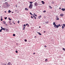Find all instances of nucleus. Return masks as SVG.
I'll use <instances>...</instances> for the list:
<instances>
[{
    "instance_id": "obj_28",
    "label": "nucleus",
    "mask_w": 65,
    "mask_h": 65,
    "mask_svg": "<svg viewBox=\"0 0 65 65\" xmlns=\"http://www.w3.org/2000/svg\"><path fill=\"white\" fill-rule=\"evenodd\" d=\"M5 18V20H6V19H7V17H6L5 18Z\"/></svg>"
},
{
    "instance_id": "obj_13",
    "label": "nucleus",
    "mask_w": 65,
    "mask_h": 65,
    "mask_svg": "<svg viewBox=\"0 0 65 65\" xmlns=\"http://www.w3.org/2000/svg\"><path fill=\"white\" fill-rule=\"evenodd\" d=\"M53 25H54V26H55L56 25L55 24V22H54L53 24Z\"/></svg>"
},
{
    "instance_id": "obj_32",
    "label": "nucleus",
    "mask_w": 65,
    "mask_h": 65,
    "mask_svg": "<svg viewBox=\"0 0 65 65\" xmlns=\"http://www.w3.org/2000/svg\"><path fill=\"white\" fill-rule=\"evenodd\" d=\"M46 11H45V10H44L43 11V12H45Z\"/></svg>"
},
{
    "instance_id": "obj_6",
    "label": "nucleus",
    "mask_w": 65,
    "mask_h": 65,
    "mask_svg": "<svg viewBox=\"0 0 65 65\" xmlns=\"http://www.w3.org/2000/svg\"><path fill=\"white\" fill-rule=\"evenodd\" d=\"M35 6H37V3H35Z\"/></svg>"
},
{
    "instance_id": "obj_38",
    "label": "nucleus",
    "mask_w": 65,
    "mask_h": 65,
    "mask_svg": "<svg viewBox=\"0 0 65 65\" xmlns=\"http://www.w3.org/2000/svg\"><path fill=\"white\" fill-rule=\"evenodd\" d=\"M31 19H33V17L31 16Z\"/></svg>"
},
{
    "instance_id": "obj_54",
    "label": "nucleus",
    "mask_w": 65,
    "mask_h": 65,
    "mask_svg": "<svg viewBox=\"0 0 65 65\" xmlns=\"http://www.w3.org/2000/svg\"><path fill=\"white\" fill-rule=\"evenodd\" d=\"M5 0V1H6L7 0Z\"/></svg>"
},
{
    "instance_id": "obj_48",
    "label": "nucleus",
    "mask_w": 65,
    "mask_h": 65,
    "mask_svg": "<svg viewBox=\"0 0 65 65\" xmlns=\"http://www.w3.org/2000/svg\"><path fill=\"white\" fill-rule=\"evenodd\" d=\"M40 33V32H38V34H39Z\"/></svg>"
},
{
    "instance_id": "obj_21",
    "label": "nucleus",
    "mask_w": 65,
    "mask_h": 65,
    "mask_svg": "<svg viewBox=\"0 0 65 65\" xmlns=\"http://www.w3.org/2000/svg\"><path fill=\"white\" fill-rule=\"evenodd\" d=\"M34 18H35V19H36V17L35 16H33Z\"/></svg>"
},
{
    "instance_id": "obj_44",
    "label": "nucleus",
    "mask_w": 65,
    "mask_h": 65,
    "mask_svg": "<svg viewBox=\"0 0 65 65\" xmlns=\"http://www.w3.org/2000/svg\"><path fill=\"white\" fill-rule=\"evenodd\" d=\"M24 26H25V24H24V25H23V27H24Z\"/></svg>"
},
{
    "instance_id": "obj_31",
    "label": "nucleus",
    "mask_w": 65,
    "mask_h": 65,
    "mask_svg": "<svg viewBox=\"0 0 65 65\" xmlns=\"http://www.w3.org/2000/svg\"><path fill=\"white\" fill-rule=\"evenodd\" d=\"M30 14H31V15H32V13H30Z\"/></svg>"
},
{
    "instance_id": "obj_56",
    "label": "nucleus",
    "mask_w": 65,
    "mask_h": 65,
    "mask_svg": "<svg viewBox=\"0 0 65 65\" xmlns=\"http://www.w3.org/2000/svg\"><path fill=\"white\" fill-rule=\"evenodd\" d=\"M14 24H15V23H14Z\"/></svg>"
},
{
    "instance_id": "obj_20",
    "label": "nucleus",
    "mask_w": 65,
    "mask_h": 65,
    "mask_svg": "<svg viewBox=\"0 0 65 65\" xmlns=\"http://www.w3.org/2000/svg\"><path fill=\"white\" fill-rule=\"evenodd\" d=\"M2 29H1L0 30V32H2Z\"/></svg>"
},
{
    "instance_id": "obj_24",
    "label": "nucleus",
    "mask_w": 65,
    "mask_h": 65,
    "mask_svg": "<svg viewBox=\"0 0 65 65\" xmlns=\"http://www.w3.org/2000/svg\"><path fill=\"white\" fill-rule=\"evenodd\" d=\"M30 4H32L33 2H30Z\"/></svg>"
},
{
    "instance_id": "obj_61",
    "label": "nucleus",
    "mask_w": 65,
    "mask_h": 65,
    "mask_svg": "<svg viewBox=\"0 0 65 65\" xmlns=\"http://www.w3.org/2000/svg\"><path fill=\"white\" fill-rule=\"evenodd\" d=\"M17 45H18V44H17Z\"/></svg>"
},
{
    "instance_id": "obj_23",
    "label": "nucleus",
    "mask_w": 65,
    "mask_h": 65,
    "mask_svg": "<svg viewBox=\"0 0 65 65\" xmlns=\"http://www.w3.org/2000/svg\"><path fill=\"white\" fill-rule=\"evenodd\" d=\"M13 36H15V35L14 34H13Z\"/></svg>"
},
{
    "instance_id": "obj_49",
    "label": "nucleus",
    "mask_w": 65,
    "mask_h": 65,
    "mask_svg": "<svg viewBox=\"0 0 65 65\" xmlns=\"http://www.w3.org/2000/svg\"><path fill=\"white\" fill-rule=\"evenodd\" d=\"M5 12H6V11H5Z\"/></svg>"
},
{
    "instance_id": "obj_10",
    "label": "nucleus",
    "mask_w": 65,
    "mask_h": 65,
    "mask_svg": "<svg viewBox=\"0 0 65 65\" xmlns=\"http://www.w3.org/2000/svg\"><path fill=\"white\" fill-rule=\"evenodd\" d=\"M1 29H2V30H4V31H5V28H3Z\"/></svg>"
},
{
    "instance_id": "obj_45",
    "label": "nucleus",
    "mask_w": 65,
    "mask_h": 65,
    "mask_svg": "<svg viewBox=\"0 0 65 65\" xmlns=\"http://www.w3.org/2000/svg\"><path fill=\"white\" fill-rule=\"evenodd\" d=\"M35 16H37V15H36V14H35Z\"/></svg>"
},
{
    "instance_id": "obj_7",
    "label": "nucleus",
    "mask_w": 65,
    "mask_h": 65,
    "mask_svg": "<svg viewBox=\"0 0 65 65\" xmlns=\"http://www.w3.org/2000/svg\"><path fill=\"white\" fill-rule=\"evenodd\" d=\"M3 22L4 25H5L6 24V23L5 22V21H3Z\"/></svg>"
},
{
    "instance_id": "obj_58",
    "label": "nucleus",
    "mask_w": 65,
    "mask_h": 65,
    "mask_svg": "<svg viewBox=\"0 0 65 65\" xmlns=\"http://www.w3.org/2000/svg\"><path fill=\"white\" fill-rule=\"evenodd\" d=\"M0 7H1L0 6Z\"/></svg>"
},
{
    "instance_id": "obj_55",
    "label": "nucleus",
    "mask_w": 65,
    "mask_h": 65,
    "mask_svg": "<svg viewBox=\"0 0 65 65\" xmlns=\"http://www.w3.org/2000/svg\"><path fill=\"white\" fill-rule=\"evenodd\" d=\"M1 18H2V17H1Z\"/></svg>"
},
{
    "instance_id": "obj_30",
    "label": "nucleus",
    "mask_w": 65,
    "mask_h": 65,
    "mask_svg": "<svg viewBox=\"0 0 65 65\" xmlns=\"http://www.w3.org/2000/svg\"><path fill=\"white\" fill-rule=\"evenodd\" d=\"M25 42H27V40H26V39H25Z\"/></svg>"
},
{
    "instance_id": "obj_57",
    "label": "nucleus",
    "mask_w": 65,
    "mask_h": 65,
    "mask_svg": "<svg viewBox=\"0 0 65 65\" xmlns=\"http://www.w3.org/2000/svg\"><path fill=\"white\" fill-rule=\"evenodd\" d=\"M40 27H41L40 26L39 27V28H40Z\"/></svg>"
},
{
    "instance_id": "obj_35",
    "label": "nucleus",
    "mask_w": 65,
    "mask_h": 65,
    "mask_svg": "<svg viewBox=\"0 0 65 65\" xmlns=\"http://www.w3.org/2000/svg\"><path fill=\"white\" fill-rule=\"evenodd\" d=\"M18 24H19V23H20V21H18Z\"/></svg>"
},
{
    "instance_id": "obj_47",
    "label": "nucleus",
    "mask_w": 65,
    "mask_h": 65,
    "mask_svg": "<svg viewBox=\"0 0 65 65\" xmlns=\"http://www.w3.org/2000/svg\"><path fill=\"white\" fill-rule=\"evenodd\" d=\"M44 33H45V31H44Z\"/></svg>"
},
{
    "instance_id": "obj_16",
    "label": "nucleus",
    "mask_w": 65,
    "mask_h": 65,
    "mask_svg": "<svg viewBox=\"0 0 65 65\" xmlns=\"http://www.w3.org/2000/svg\"><path fill=\"white\" fill-rule=\"evenodd\" d=\"M25 9L26 10H28V9L27 8H25Z\"/></svg>"
},
{
    "instance_id": "obj_41",
    "label": "nucleus",
    "mask_w": 65,
    "mask_h": 65,
    "mask_svg": "<svg viewBox=\"0 0 65 65\" xmlns=\"http://www.w3.org/2000/svg\"><path fill=\"white\" fill-rule=\"evenodd\" d=\"M5 25H6V26H7V24H6V23H5Z\"/></svg>"
},
{
    "instance_id": "obj_43",
    "label": "nucleus",
    "mask_w": 65,
    "mask_h": 65,
    "mask_svg": "<svg viewBox=\"0 0 65 65\" xmlns=\"http://www.w3.org/2000/svg\"><path fill=\"white\" fill-rule=\"evenodd\" d=\"M33 54H34V55H35V53H34Z\"/></svg>"
},
{
    "instance_id": "obj_25",
    "label": "nucleus",
    "mask_w": 65,
    "mask_h": 65,
    "mask_svg": "<svg viewBox=\"0 0 65 65\" xmlns=\"http://www.w3.org/2000/svg\"><path fill=\"white\" fill-rule=\"evenodd\" d=\"M8 19L9 20H11V19H10V18H9Z\"/></svg>"
},
{
    "instance_id": "obj_4",
    "label": "nucleus",
    "mask_w": 65,
    "mask_h": 65,
    "mask_svg": "<svg viewBox=\"0 0 65 65\" xmlns=\"http://www.w3.org/2000/svg\"><path fill=\"white\" fill-rule=\"evenodd\" d=\"M56 20H59V18L58 17V16H56Z\"/></svg>"
},
{
    "instance_id": "obj_2",
    "label": "nucleus",
    "mask_w": 65,
    "mask_h": 65,
    "mask_svg": "<svg viewBox=\"0 0 65 65\" xmlns=\"http://www.w3.org/2000/svg\"><path fill=\"white\" fill-rule=\"evenodd\" d=\"M32 6H33V5L30 4L29 7V8H30V9L32 8Z\"/></svg>"
},
{
    "instance_id": "obj_29",
    "label": "nucleus",
    "mask_w": 65,
    "mask_h": 65,
    "mask_svg": "<svg viewBox=\"0 0 65 65\" xmlns=\"http://www.w3.org/2000/svg\"><path fill=\"white\" fill-rule=\"evenodd\" d=\"M3 21V19H2V18H1V21Z\"/></svg>"
},
{
    "instance_id": "obj_53",
    "label": "nucleus",
    "mask_w": 65,
    "mask_h": 65,
    "mask_svg": "<svg viewBox=\"0 0 65 65\" xmlns=\"http://www.w3.org/2000/svg\"><path fill=\"white\" fill-rule=\"evenodd\" d=\"M12 13H13V12H12Z\"/></svg>"
},
{
    "instance_id": "obj_9",
    "label": "nucleus",
    "mask_w": 65,
    "mask_h": 65,
    "mask_svg": "<svg viewBox=\"0 0 65 65\" xmlns=\"http://www.w3.org/2000/svg\"><path fill=\"white\" fill-rule=\"evenodd\" d=\"M57 25V28H58L59 27H61V25L60 24Z\"/></svg>"
},
{
    "instance_id": "obj_8",
    "label": "nucleus",
    "mask_w": 65,
    "mask_h": 65,
    "mask_svg": "<svg viewBox=\"0 0 65 65\" xmlns=\"http://www.w3.org/2000/svg\"><path fill=\"white\" fill-rule=\"evenodd\" d=\"M61 10L62 11H65V9H63V8H62L61 9Z\"/></svg>"
},
{
    "instance_id": "obj_26",
    "label": "nucleus",
    "mask_w": 65,
    "mask_h": 65,
    "mask_svg": "<svg viewBox=\"0 0 65 65\" xmlns=\"http://www.w3.org/2000/svg\"><path fill=\"white\" fill-rule=\"evenodd\" d=\"M62 50L64 51H65V48H62Z\"/></svg>"
},
{
    "instance_id": "obj_40",
    "label": "nucleus",
    "mask_w": 65,
    "mask_h": 65,
    "mask_svg": "<svg viewBox=\"0 0 65 65\" xmlns=\"http://www.w3.org/2000/svg\"><path fill=\"white\" fill-rule=\"evenodd\" d=\"M12 23H14V21H13V22H12Z\"/></svg>"
},
{
    "instance_id": "obj_12",
    "label": "nucleus",
    "mask_w": 65,
    "mask_h": 65,
    "mask_svg": "<svg viewBox=\"0 0 65 65\" xmlns=\"http://www.w3.org/2000/svg\"><path fill=\"white\" fill-rule=\"evenodd\" d=\"M41 2L43 4H44V2L43 1H42Z\"/></svg>"
},
{
    "instance_id": "obj_34",
    "label": "nucleus",
    "mask_w": 65,
    "mask_h": 65,
    "mask_svg": "<svg viewBox=\"0 0 65 65\" xmlns=\"http://www.w3.org/2000/svg\"><path fill=\"white\" fill-rule=\"evenodd\" d=\"M9 23H10V22H11V20H10L9 21Z\"/></svg>"
},
{
    "instance_id": "obj_22",
    "label": "nucleus",
    "mask_w": 65,
    "mask_h": 65,
    "mask_svg": "<svg viewBox=\"0 0 65 65\" xmlns=\"http://www.w3.org/2000/svg\"><path fill=\"white\" fill-rule=\"evenodd\" d=\"M64 27L62 25V28L63 29H64Z\"/></svg>"
},
{
    "instance_id": "obj_15",
    "label": "nucleus",
    "mask_w": 65,
    "mask_h": 65,
    "mask_svg": "<svg viewBox=\"0 0 65 65\" xmlns=\"http://www.w3.org/2000/svg\"><path fill=\"white\" fill-rule=\"evenodd\" d=\"M41 16H40L38 17L39 19H40L41 18Z\"/></svg>"
},
{
    "instance_id": "obj_36",
    "label": "nucleus",
    "mask_w": 65,
    "mask_h": 65,
    "mask_svg": "<svg viewBox=\"0 0 65 65\" xmlns=\"http://www.w3.org/2000/svg\"><path fill=\"white\" fill-rule=\"evenodd\" d=\"M25 27H24L23 28V30H24Z\"/></svg>"
},
{
    "instance_id": "obj_19",
    "label": "nucleus",
    "mask_w": 65,
    "mask_h": 65,
    "mask_svg": "<svg viewBox=\"0 0 65 65\" xmlns=\"http://www.w3.org/2000/svg\"><path fill=\"white\" fill-rule=\"evenodd\" d=\"M11 12V11H10V10H9V11H8L9 13H10V12Z\"/></svg>"
},
{
    "instance_id": "obj_37",
    "label": "nucleus",
    "mask_w": 65,
    "mask_h": 65,
    "mask_svg": "<svg viewBox=\"0 0 65 65\" xmlns=\"http://www.w3.org/2000/svg\"><path fill=\"white\" fill-rule=\"evenodd\" d=\"M44 47H46V45L44 46Z\"/></svg>"
},
{
    "instance_id": "obj_17",
    "label": "nucleus",
    "mask_w": 65,
    "mask_h": 65,
    "mask_svg": "<svg viewBox=\"0 0 65 65\" xmlns=\"http://www.w3.org/2000/svg\"><path fill=\"white\" fill-rule=\"evenodd\" d=\"M49 6V7H50V8H51V9H52V7H51V6Z\"/></svg>"
},
{
    "instance_id": "obj_27",
    "label": "nucleus",
    "mask_w": 65,
    "mask_h": 65,
    "mask_svg": "<svg viewBox=\"0 0 65 65\" xmlns=\"http://www.w3.org/2000/svg\"><path fill=\"white\" fill-rule=\"evenodd\" d=\"M45 62H46V61H47V59H46L45 60Z\"/></svg>"
},
{
    "instance_id": "obj_11",
    "label": "nucleus",
    "mask_w": 65,
    "mask_h": 65,
    "mask_svg": "<svg viewBox=\"0 0 65 65\" xmlns=\"http://www.w3.org/2000/svg\"><path fill=\"white\" fill-rule=\"evenodd\" d=\"M64 15L63 14H60V16H61V17H63Z\"/></svg>"
},
{
    "instance_id": "obj_50",
    "label": "nucleus",
    "mask_w": 65,
    "mask_h": 65,
    "mask_svg": "<svg viewBox=\"0 0 65 65\" xmlns=\"http://www.w3.org/2000/svg\"><path fill=\"white\" fill-rule=\"evenodd\" d=\"M25 27H26V25L25 24Z\"/></svg>"
},
{
    "instance_id": "obj_42",
    "label": "nucleus",
    "mask_w": 65,
    "mask_h": 65,
    "mask_svg": "<svg viewBox=\"0 0 65 65\" xmlns=\"http://www.w3.org/2000/svg\"><path fill=\"white\" fill-rule=\"evenodd\" d=\"M59 9H61V8L60 7L59 8Z\"/></svg>"
},
{
    "instance_id": "obj_52",
    "label": "nucleus",
    "mask_w": 65,
    "mask_h": 65,
    "mask_svg": "<svg viewBox=\"0 0 65 65\" xmlns=\"http://www.w3.org/2000/svg\"><path fill=\"white\" fill-rule=\"evenodd\" d=\"M35 38H36V36H35Z\"/></svg>"
},
{
    "instance_id": "obj_60",
    "label": "nucleus",
    "mask_w": 65,
    "mask_h": 65,
    "mask_svg": "<svg viewBox=\"0 0 65 65\" xmlns=\"http://www.w3.org/2000/svg\"><path fill=\"white\" fill-rule=\"evenodd\" d=\"M17 45H18V44H17Z\"/></svg>"
},
{
    "instance_id": "obj_33",
    "label": "nucleus",
    "mask_w": 65,
    "mask_h": 65,
    "mask_svg": "<svg viewBox=\"0 0 65 65\" xmlns=\"http://www.w3.org/2000/svg\"><path fill=\"white\" fill-rule=\"evenodd\" d=\"M39 35H41V34H40V33H39Z\"/></svg>"
},
{
    "instance_id": "obj_59",
    "label": "nucleus",
    "mask_w": 65,
    "mask_h": 65,
    "mask_svg": "<svg viewBox=\"0 0 65 65\" xmlns=\"http://www.w3.org/2000/svg\"><path fill=\"white\" fill-rule=\"evenodd\" d=\"M10 1V0H9Z\"/></svg>"
},
{
    "instance_id": "obj_1",
    "label": "nucleus",
    "mask_w": 65,
    "mask_h": 65,
    "mask_svg": "<svg viewBox=\"0 0 65 65\" xmlns=\"http://www.w3.org/2000/svg\"><path fill=\"white\" fill-rule=\"evenodd\" d=\"M8 2H6L5 3V4L6 5L7 7H8V5H9V4H8Z\"/></svg>"
},
{
    "instance_id": "obj_3",
    "label": "nucleus",
    "mask_w": 65,
    "mask_h": 65,
    "mask_svg": "<svg viewBox=\"0 0 65 65\" xmlns=\"http://www.w3.org/2000/svg\"><path fill=\"white\" fill-rule=\"evenodd\" d=\"M8 65H12V64L11 62H9L8 63Z\"/></svg>"
},
{
    "instance_id": "obj_51",
    "label": "nucleus",
    "mask_w": 65,
    "mask_h": 65,
    "mask_svg": "<svg viewBox=\"0 0 65 65\" xmlns=\"http://www.w3.org/2000/svg\"><path fill=\"white\" fill-rule=\"evenodd\" d=\"M1 28H2V27H1Z\"/></svg>"
},
{
    "instance_id": "obj_46",
    "label": "nucleus",
    "mask_w": 65,
    "mask_h": 65,
    "mask_svg": "<svg viewBox=\"0 0 65 65\" xmlns=\"http://www.w3.org/2000/svg\"><path fill=\"white\" fill-rule=\"evenodd\" d=\"M16 7H17V5H16Z\"/></svg>"
},
{
    "instance_id": "obj_39",
    "label": "nucleus",
    "mask_w": 65,
    "mask_h": 65,
    "mask_svg": "<svg viewBox=\"0 0 65 65\" xmlns=\"http://www.w3.org/2000/svg\"><path fill=\"white\" fill-rule=\"evenodd\" d=\"M16 53H18V51H16Z\"/></svg>"
},
{
    "instance_id": "obj_14",
    "label": "nucleus",
    "mask_w": 65,
    "mask_h": 65,
    "mask_svg": "<svg viewBox=\"0 0 65 65\" xmlns=\"http://www.w3.org/2000/svg\"><path fill=\"white\" fill-rule=\"evenodd\" d=\"M3 65H7V64H6V63H4L3 64Z\"/></svg>"
},
{
    "instance_id": "obj_5",
    "label": "nucleus",
    "mask_w": 65,
    "mask_h": 65,
    "mask_svg": "<svg viewBox=\"0 0 65 65\" xmlns=\"http://www.w3.org/2000/svg\"><path fill=\"white\" fill-rule=\"evenodd\" d=\"M54 27L55 28H58V26L57 25H56L55 26H54Z\"/></svg>"
},
{
    "instance_id": "obj_18",
    "label": "nucleus",
    "mask_w": 65,
    "mask_h": 65,
    "mask_svg": "<svg viewBox=\"0 0 65 65\" xmlns=\"http://www.w3.org/2000/svg\"><path fill=\"white\" fill-rule=\"evenodd\" d=\"M26 26H27V27H29V25H28V24H26Z\"/></svg>"
}]
</instances>
